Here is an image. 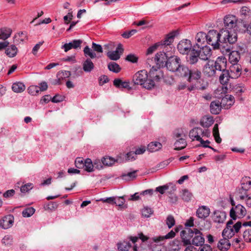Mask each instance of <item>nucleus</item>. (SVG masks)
Instances as JSON below:
<instances>
[{"instance_id": "1", "label": "nucleus", "mask_w": 251, "mask_h": 251, "mask_svg": "<svg viewBox=\"0 0 251 251\" xmlns=\"http://www.w3.org/2000/svg\"><path fill=\"white\" fill-rule=\"evenodd\" d=\"M237 40V36L235 33L225 31L224 29L218 32L215 30H210L206 34V42L212 46L214 49H219L223 54L230 50V45L234 44Z\"/></svg>"}, {"instance_id": "2", "label": "nucleus", "mask_w": 251, "mask_h": 251, "mask_svg": "<svg viewBox=\"0 0 251 251\" xmlns=\"http://www.w3.org/2000/svg\"><path fill=\"white\" fill-rule=\"evenodd\" d=\"M230 47V45H228ZM224 54H228V60L231 65L229 67V70L231 73L233 77H239L241 74L242 67L240 64L238 63L240 59V55L238 51L234 50Z\"/></svg>"}, {"instance_id": "3", "label": "nucleus", "mask_w": 251, "mask_h": 251, "mask_svg": "<svg viewBox=\"0 0 251 251\" xmlns=\"http://www.w3.org/2000/svg\"><path fill=\"white\" fill-rule=\"evenodd\" d=\"M133 82L135 85H142L147 89H151L155 86V83L152 79L148 78L147 72L142 70L137 72L133 76Z\"/></svg>"}, {"instance_id": "4", "label": "nucleus", "mask_w": 251, "mask_h": 251, "mask_svg": "<svg viewBox=\"0 0 251 251\" xmlns=\"http://www.w3.org/2000/svg\"><path fill=\"white\" fill-rule=\"evenodd\" d=\"M224 25L226 27L225 31L235 33L237 35V31L238 30L239 24L238 19L232 15H226L224 18Z\"/></svg>"}, {"instance_id": "5", "label": "nucleus", "mask_w": 251, "mask_h": 251, "mask_svg": "<svg viewBox=\"0 0 251 251\" xmlns=\"http://www.w3.org/2000/svg\"><path fill=\"white\" fill-rule=\"evenodd\" d=\"M190 236L193 238L192 243L193 245L196 246H201L204 243V238L202 236V233L196 228L194 230L189 229Z\"/></svg>"}, {"instance_id": "6", "label": "nucleus", "mask_w": 251, "mask_h": 251, "mask_svg": "<svg viewBox=\"0 0 251 251\" xmlns=\"http://www.w3.org/2000/svg\"><path fill=\"white\" fill-rule=\"evenodd\" d=\"M181 63V59L177 56H172L168 58L165 67L167 70L175 73Z\"/></svg>"}, {"instance_id": "7", "label": "nucleus", "mask_w": 251, "mask_h": 251, "mask_svg": "<svg viewBox=\"0 0 251 251\" xmlns=\"http://www.w3.org/2000/svg\"><path fill=\"white\" fill-rule=\"evenodd\" d=\"M247 213L246 208L241 204H237L233 207L230 211V216L232 220H235L237 218H242Z\"/></svg>"}, {"instance_id": "8", "label": "nucleus", "mask_w": 251, "mask_h": 251, "mask_svg": "<svg viewBox=\"0 0 251 251\" xmlns=\"http://www.w3.org/2000/svg\"><path fill=\"white\" fill-rule=\"evenodd\" d=\"M241 227L242 223L241 222H237L233 227L226 226L222 232V236L223 238H231L235 233L239 232Z\"/></svg>"}, {"instance_id": "9", "label": "nucleus", "mask_w": 251, "mask_h": 251, "mask_svg": "<svg viewBox=\"0 0 251 251\" xmlns=\"http://www.w3.org/2000/svg\"><path fill=\"white\" fill-rule=\"evenodd\" d=\"M192 48L191 41L188 39L181 40L177 46L178 51L182 54H188Z\"/></svg>"}, {"instance_id": "10", "label": "nucleus", "mask_w": 251, "mask_h": 251, "mask_svg": "<svg viewBox=\"0 0 251 251\" xmlns=\"http://www.w3.org/2000/svg\"><path fill=\"white\" fill-rule=\"evenodd\" d=\"M168 59L166 53L164 51L157 53L154 57V61L157 66L156 68L165 67Z\"/></svg>"}, {"instance_id": "11", "label": "nucleus", "mask_w": 251, "mask_h": 251, "mask_svg": "<svg viewBox=\"0 0 251 251\" xmlns=\"http://www.w3.org/2000/svg\"><path fill=\"white\" fill-rule=\"evenodd\" d=\"M189 137L192 141L196 140L201 142V144H204V141L201 138V128L196 127L191 129L189 134Z\"/></svg>"}, {"instance_id": "12", "label": "nucleus", "mask_w": 251, "mask_h": 251, "mask_svg": "<svg viewBox=\"0 0 251 251\" xmlns=\"http://www.w3.org/2000/svg\"><path fill=\"white\" fill-rule=\"evenodd\" d=\"M124 51V49L121 44H119L116 50L109 51L107 53V56L111 60L116 61L120 58L121 54Z\"/></svg>"}, {"instance_id": "13", "label": "nucleus", "mask_w": 251, "mask_h": 251, "mask_svg": "<svg viewBox=\"0 0 251 251\" xmlns=\"http://www.w3.org/2000/svg\"><path fill=\"white\" fill-rule=\"evenodd\" d=\"M226 59L225 57H218L213 64L216 71H219L222 72L226 70Z\"/></svg>"}, {"instance_id": "14", "label": "nucleus", "mask_w": 251, "mask_h": 251, "mask_svg": "<svg viewBox=\"0 0 251 251\" xmlns=\"http://www.w3.org/2000/svg\"><path fill=\"white\" fill-rule=\"evenodd\" d=\"M82 43V41L80 39L74 40L69 43H66L61 47L62 49L64 50L65 52H67L69 50L74 49L77 50L80 49L81 45Z\"/></svg>"}, {"instance_id": "15", "label": "nucleus", "mask_w": 251, "mask_h": 251, "mask_svg": "<svg viewBox=\"0 0 251 251\" xmlns=\"http://www.w3.org/2000/svg\"><path fill=\"white\" fill-rule=\"evenodd\" d=\"M196 43L193 47L199 49L201 47L204 46L205 42L206 40V34L203 32L198 33L196 36Z\"/></svg>"}, {"instance_id": "16", "label": "nucleus", "mask_w": 251, "mask_h": 251, "mask_svg": "<svg viewBox=\"0 0 251 251\" xmlns=\"http://www.w3.org/2000/svg\"><path fill=\"white\" fill-rule=\"evenodd\" d=\"M13 223V216L8 215L0 221V226L3 229H7L12 226Z\"/></svg>"}, {"instance_id": "17", "label": "nucleus", "mask_w": 251, "mask_h": 251, "mask_svg": "<svg viewBox=\"0 0 251 251\" xmlns=\"http://www.w3.org/2000/svg\"><path fill=\"white\" fill-rule=\"evenodd\" d=\"M199 50L200 59L202 60H208L211 55V49L206 46L201 47Z\"/></svg>"}, {"instance_id": "18", "label": "nucleus", "mask_w": 251, "mask_h": 251, "mask_svg": "<svg viewBox=\"0 0 251 251\" xmlns=\"http://www.w3.org/2000/svg\"><path fill=\"white\" fill-rule=\"evenodd\" d=\"M226 213L224 211L215 210L213 213V219L214 222L223 223L226 220Z\"/></svg>"}, {"instance_id": "19", "label": "nucleus", "mask_w": 251, "mask_h": 251, "mask_svg": "<svg viewBox=\"0 0 251 251\" xmlns=\"http://www.w3.org/2000/svg\"><path fill=\"white\" fill-rule=\"evenodd\" d=\"M229 71L230 72H229L228 70L226 69L222 72V74L220 75L219 76V80L221 83L223 85L226 84L228 82L230 78H236L238 77L232 76V75L230 72V70Z\"/></svg>"}, {"instance_id": "20", "label": "nucleus", "mask_w": 251, "mask_h": 251, "mask_svg": "<svg viewBox=\"0 0 251 251\" xmlns=\"http://www.w3.org/2000/svg\"><path fill=\"white\" fill-rule=\"evenodd\" d=\"M177 32L174 31L167 34L164 40L160 42L161 43V46L165 47L170 45L174 40L175 37L176 35Z\"/></svg>"}, {"instance_id": "21", "label": "nucleus", "mask_w": 251, "mask_h": 251, "mask_svg": "<svg viewBox=\"0 0 251 251\" xmlns=\"http://www.w3.org/2000/svg\"><path fill=\"white\" fill-rule=\"evenodd\" d=\"M176 235V233L171 230L168 234L165 236H159L158 237H154L152 238V241L156 243H160V245L163 244V242L165 239H172Z\"/></svg>"}, {"instance_id": "22", "label": "nucleus", "mask_w": 251, "mask_h": 251, "mask_svg": "<svg viewBox=\"0 0 251 251\" xmlns=\"http://www.w3.org/2000/svg\"><path fill=\"white\" fill-rule=\"evenodd\" d=\"M196 49V48L193 47L189 55L188 61L191 65L196 63L198 61L199 59H200L199 50Z\"/></svg>"}, {"instance_id": "23", "label": "nucleus", "mask_w": 251, "mask_h": 251, "mask_svg": "<svg viewBox=\"0 0 251 251\" xmlns=\"http://www.w3.org/2000/svg\"><path fill=\"white\" fill-rule=\"evenodd\" d=\"M190 71V70L188 67L181 63L175 73L177 75L181 77H188Z\"/></svg>"}, {"instance_id": "24", "label": "nucleus", "mask_w": 251, "mask_h": 251, "mask_svg": "<svg viewBox=\"0 0 251 251\" xmlns=\"http://www.w3.org/2000/svg\"><path fill=\"white\" fill-rule=\"evenodd\" d=\"M210 214V209L206 206L200 207L197 211V216L201 219L207 217Z\"/></svg>"}, {"instance_id": "25", "label": "nucleus", "mask_w": 251, "mask_h": 251, "mask_svg": "<svg viewBox=\"0 0 251 251\" xmlns=\"http://www.w3.org/2000/svg\"><path fill=\"white\" fill-rule=\"evenodd\" d=\"M231 246V244L227 238H223L221 239L217 245V247L222 251L228 250Z\"/></svg>"}, {"instance_id": "26", "label": "nucleus", "mask_w": 251, "mask_h": 251, "mask_svg": "<svg viewBox=\"0 0 251 251\" xmlns=\"http://www.w3.org/2000/svg\"><path fill=\"white\" fill-rule=\"evenodd\" d=\"M210 109L211 113L218 114L221 110V103L219 100H214L211 102Z\"/></svg>"}, {"instance_id": "27", "label": "nucleus", "mask_w": 251, "mask_h": 251, "mask_svg": "<svg viewBox=\"0 0 251 251\" xmlns=\"http://www.w3.org/2000/svg\"><path fill=\"white\" fill-rule=\"evenodd\" d=\"M150 77L155 80L158 81L163 76V74L160 70H158L156 67L152 66L150 72Z\"/></svg>"}, {"instance_id": "28", "label": "nucleus", "mask_w": 251, "mask_h": 251, "mask_svg": "<svg viewBox=\"0 0 251 251\" xmlns=\"http://www.w3.org/2000/svg\"><path fill=\"white\" fill-rule=\"evenodd\" d=\"M201 72L198 69L190 70L188 76V80L189 82H191L193 80H199L201 78Z\"/></svg>"}, {"instance_id": "29", "label": "nucleus", "mask_w": 251, "mask_h": 251, "mask_svg": "<svg viewBox=\"0 0 251 251\" xmlns=\"http://www.w3.org/2000/svg\"><path fill=\"white\" fill-rule=\"evenodd\" d=\"M94 68V64L91 59L87 58L82 63V69L86 73L91 72Z\"/></svg>"}, {"instance_id": "30", "label": "nucleus", "mask_w": 251, "mask_h": 251, "mask_svg": "<svg viewBox=\"0 0 251 251\" xmlns=\"http://www.w3.org/2000/svg\"><path fill=\"white\" fill-rule=\"evenodd\" d=\"M245 183L242 184V187L237 190V196L240 200H244L250 195L248 194V188H245L244 185Z\"/></svg>"}, {"instance_id": "31", "label": "nucleus", "mask_w": 251, "mask_h": 251, "mask_svg": "<svg viewBox=\"0 0 251 251\" xmlns=\"http://www.w3.org/2000/svg\"><path fill=\"white\" fill-rule=\"evenodd\" d=\"M216 70L213 64L207 63L203 68L204 74L208 76H212L216 74Z\"/></svg>"}, {"instance_id": "32", "label": "nucleus", "mask_w": 251, "mask_h": 251, "mask_svg": "<svg viewBox=\"0 0 251 251\" xmlns=\"http://www.w3.org/2000/svg\"><path fill=\"white\" fill-rule=\"evenodd\" d=\"M113 84L118 88L131 89V87H129V82L128 81H123L119 78L115 79L113 81Z\"/></svg>"}, {"instance_id": "33", "label": "nucleus", "mask_w": 251, "mask_h": 251, "mask_svg": "<svg viewBox=\"0 0 251 251\" xmlns=\"http://www.w3.org/2000/svg\"><path fill=\"white\" fill-rule=\"evenodd\" d=\"M189 234V229L188 230V233L187 235V233L185 230H182L180 232V236L182 239V242L183 244V245H189L191 244V242L190 241V239L192 238L190 236Z\"/></svg>"}, {"instance_id": "34", "label": "nucleus", "mask_w": 251, "mask_h": 251, "mask_svg": "<svg viewBox=\"0 0 251 251\" xmlns=\"http://www.w3.org/2000/svg\"><path fill=\"white\" fill-rule=\"evenodd\" d=\"M213 118L210 116H204L201 120V125L203 127H208L213 123Z\"/></svg>"}, {"instance_id": "35", "label": "nucleus", "mask_w": 251, "mask_h": 251, "mask_svg": "<svg viewBox=\"0 0 251 251\" xmlns=\"http://www.w3.org/2000/svg\"><path fill=\"white\" fill-rule=\"evenodd\" d=\"M12 33V30L7 27L0 28V39L5 40L8 38Z\"/></svg>"}, {"instance_id": "36", "label": "nucleus", "mask_w": 251, "mask_h": 251, "mask_svg": "<svg viewBox=\"0 0 251 251\" xmlns=\"http://www.w3.org/2000/svg\"><path fill=\"white\" fill-rule=\"evenodd\" d=\"M12 89L14 92L21 93L25 90V86L22 82H16L12 84Z\"/></svg>"}, {"instance_id": "37", "label": "nucleus", "mask_w": 251, "mask_h": 251, "mask_svg": "<svg viewBox=\"0 0 251 251\" xmlns=\"http://www.w3.org/2000/svg\"><path fill=\"white\" fill-rule=\"evenodd\" d=\"M162 148V144L158 142H152L150 143L147 147L148 150L150 152L158 151Z\"/></svg>"}, {"instance_id": "38", "label": "nucleus", "mask_w": 251, "mask_h": 251, "mask_svg": "<svg viewBox=\"0 0 251 251\" xmlns=\"http://www.w3.org/2000/svg\"><path fill=\"white\" fill-rule=\"evenodd\" d=\"M187 146V143L185 139L183 138H180L176 140L175 143V150H181L184 149Z\"/></svg>"}, {"instance_id": "39", "label": "nucleus", "mask_w": 251, "mask_h": 251, "mask_svg": "<svg viewBox=\"0 0 251 251\" xmlns=\"http://www.w3.org/2000/svg\"><path fill=\"white\" fill-rule=\"evenodd\" d=\"M17 51V48L15 45H12L6 49L5 53L9 57H13L16 56Z\"/></svg>"}, {"instance_id": "40", "label": "nucleus", "mask_w": 251, "mask_h": 251, "mask_svg": "<svg viewBox=\"0 0 251 251\" xmlns=\"http://www.w3.org/2000/svg\"><path fill=\"white\" fill-rule=\"evenodd\" d=\"M181 197L183 201H189L191 200L193 195L188 189H184L182 190Z\"/></svg>"}, {"instance_id": "41", "label": "nucleus", "mask_w": 251, "mask_h": 251, "mask_svg": "<svg viewBox=\"0 0 251 251\" xmlns=\"http://www.w3.org/2000/svg\"><path fill=\"white\" fill-rule=\"evenodd\" d=\"M85 171L88 172H92L94 171V165L91 159L87 158L84 160V168Z\"/></svg>"}, {"instance_id": "42", "label": "nucleus", "mask_w": 251, "mask_h": 251, "mask_svg": "<svg viewBox=\"0 0 251 251\" xmlns=\"http://www.w3.org/2000/svg\"><path fill=\"white\" fill-rule=\"evenodd\" d=\"M35 212V209L32 207L25 208L22 211V216L25 218L31 217Z\"/></svg>"}, {"instance_id": "43", "label": "nucleus", "mask_w": 251, "mask_h": 251, "mask_svg": "<svg viewBox=\"0 0 251 251\" xmlns=\"http://www.w3.org/2000/svg\"><path fill=\"white\" fill-rule=\"evenodd\" d=\"M108 68L110 71L115 73H119L121 70L120 66L114 62H111L108 65Z\"/></svg>"}, {"instance_id": "44", "label": "nucleus", "mask_w": 251, "mask_h": 251, "mask_svg": "<svg viewBox=\"0 0 251 251\" xmlns=\"http://www.w3.org/2000/svg\"><path fill=\"white\" fill-rule=\"evenodd\" d=\"M213 134L215 138L216 142L217 143H220L222 141V139L220 137L218 125L217 124H215L213 127Z\"/></svg>"}, {"instance_id": "45", "label": "nucleus", "mask_w": 251, "mask_h": 251, "mask_svg": "<svg viewBox=\"0 0 251 251\" xmlns=\"http://www.w3.org/2000/svg\"><path fill=\"white\" fill-rule=\"evenodd\" d=\"M131 245L128 242L124 241L118 244V248L120 251H128Z\"/></svg>"}, {"instance_id": "46", "label": "nucleus", "mask_w": 251, "mask_h": 251, "mask_svg": "<svg viewBox=\"0 0 251 251\" xmlns=\"http://www.w3.org/2000/svg\"><path fill=\"white\" fill-rule=\"evenodd\" d=\"M84 55L86 57L89 56L91 58H95L96 57V54L94 51L89 48L88 46H86L83 50Z\"/></svg>"}, {"instance_id": "47", "label": "nucleus", "mask_w": 251, "mask_h": 251, "mask_svg": "<svg viewBox=\"0 0 251 251\" xmlns=\"http://www.w3.org/2000/svg\"><path fill=\"white\" fill-rule=\"evenodd\" d=\"M71 75V73L70 71H59L57 75V78H59L61 80H63L66 78L69 77Z\"/></svg>"}, {"instance_id": "48", "label": "nucleus", "mask_w": 251, "mask_h": 251, "mask_svg": "<svg viewBox=\"0 0 251 251\" xmlns=\"http://www.w3.org/2000/svg\"><path fill=\"white\" fill-rule=\"evenodd\" d=\"M115 162L114 158L110 157H103L101 159V162L103 165L107 166H110L112 165Z\"/></svg>"}, {"instance_id": "49", "label": "nucleus", "mask_w": 251, "mask_h": 251, "mask_svg": "<svg viewBox=\"0 0 251 251\" xmlns=\"http://www.w3.org/2000/svg\"><path fill=\"white\" fill-rule=\"evenodd\" d=\"M137 171H134L133 172H129L126 174H123L122 175L121 177L123 179L128 181L136 177V173Z\"/></svg>"}, {"instance_id": "50", "label": "nucleus", "mask_w": 251, "mask_h": 251, "mask_svg": "<svg viewBox=\"0 0 251 251\" xmlns=\"http://www.w3.org/2000/svg\"><path fill=\"white\" fill-rule=\"evenodd\" d=\"M141 213L143 216L149 218L153 214V211L150 207L148 206L144 207L141 210Z\"/></svg>"}, {"instance_id": "51", "label": "nucleus", "mask_w": 251, "mask_h": 251, "mask_svg": "<svg viewBox=\"0 0 251 251\" xmlns=\"http://www.w3.org/2000/svg\"><path fill=\"white\" fill-rule=\"evenodd\" d=\"M27 90L29 94L32 96H36L38 95L40 92L39 86L36 85L29 86Z\"/></svg>"}, {"instance_id": "52", "label": "nucleus", "mask_w": 251, "mask_h": 251, "mask_svg": "<svg viewBox=\"0 0 251 251\" xmlns=\"http://www.w3.org/2000/svg\"><path fill=\"white\" fill-rule=\"evenodd\" d=\"M58 207V204L55 202H50L44 205L45 210L53 211Z\"/></svg>"}, {"instance_id": "53", "label": "nucleus", "mask_w": 251, "mask_h": 251, "mask_svg": "<svg viewBox=\"0 0 251 251\" xmlns=\"http://www.w3.org/2000/svg\"><path fill=\"white\" fill-rule=\"evenodd\" d=\"M2 243L7 246H11L13 243V238L12 236L9 235L5 236L2 240Z\"/></svg>"}, {"instance_id": "54", "label": "nucleus", "mask_w": 251, "mask_h": 251, "mask_svg": "<svg viewBox=\"0 0 251 251\" xmlns=\"http://www.w3.org/2000/svg\"><path fill=\"white\" fill-rule=\"evenodd\" d=\"M175 224V220L174 217L170 215H169L166 219V225L169 228L172 227Z\"/></svg>"}, {"instance_id": "55", "label": "nucleus", "mask_w": 251, "mask_h": 251, "mask_svg": "<svg viewBox=\"0 0 251 251\" xmlns=\"http://www.w3.org/2000/svg\"><path fill=\"white\" fill-rule=\"evenodd\" d=\"M33 187V184L32 183H28L21 186L20 190L22 193H25L28 192Z\"/></svg>"}, {"instance_id": "56", "label": "nucleus", "mask_w": 251, "mask_h": 251, "mask_svg": "<svg viewBox=\"0 0 251 251\" xmlns=\"http://www.w3.org/2000/svg\"><path fill=\"white\" fill-rule=\"evenodd\" d=\"M161 43L158 42V43H155L153 46L150 47L147 50V54H151L154 51H155L157 49V48L161 46Z\"/></svg>"}, {"instance_id": "57", "label": "nucleus", "mask_w": 251, "mask_h": 251, "mask_svg": "<svg viewBox=\"0 0 251 251\" xmlns=\"http://www.w3.org/2000/svg\"><path fill=\"white\" fill-rule=\"evenodd\" d=\"M244 240L247 242H251V230L247 229L244 231L243 235Z\"/></svg>"}, {"instance_id": "58", "label": "nucleus", "mask_w": 251, "mask_h": 251, "mask_svg": "<svg viewBox=\"0 0 251 251\" xmlns=\"http://www.w3.org/2000/svg\"><path fill=\"white\" fill-rule=\"evenodd\" d=\"M75 167L78 169L84 168V161L82 158L77 157L75 160Z\"/></svg>"}, {"instance_id": "59", "label": "nucleus", "mask_w": 251, "mask_h": 251, "mask_svg": "<svg viewBox=\"0 0 251 251\" xmlns=\"http://www.w3.org/2000/svg\"><path fill=\"white\" fill-rule=\"evenodd\" d=\"M125 200L124 197H115L114 204L117 206H122L124 204Z\"/></svg>"}, {"instance_id": "60", "label": "nucleus", "mask_w": 251, "mask_h": 251, "mask_svg": "<svg viewBox=\"0 0 251 251\" xmlns=\"http://www.w3.org/2000/svg\"><path fill=\"white\" fill-rule=\"evenodd\" d=\"M169 186L167 184L158 186L156 188L155 191L160 193L161 194H164L165 191L169 189Z\"/></svg>"}, {"instance_id": "61", "label": "nucleus", "mask_w": 251, "mask_h": 251, "mask_svg": "<svg viewBox=\"0 0 251 251\" xmlns=\"http://www.w3.org/2000/svg\"><path fill=\"white\" fill-rule=\"evenodd\" d=\"M137 32L136 29H132L130 31H126L122 34V36L124 38H129L131 36L133 35Z\"/></svg>"}, {"instance_id": "62", "label": "nucleus", "mask_w": 251, "mask_h": 251, "mask_svg": "<svg viewBox=\"0 0 251 251\" xmlns=\"http://www.w3.org/2000/svg\"><path fill=\"white\" fill-rule=\"evenodd\" d=\"M64 97L59 95H56L51 99V101L54 103H57L63 101Z\"/></svg>"}, {"instance_id": "63", "label": "nucleus", "mask_w": 251, "mask_h": 251, "mask_svg": "<svg viewBox=\"0 0 251 251\" xmlns=\"http://www.w3.org/2000/svg\"><path fill=\"white\" fill-rule=\"evenodd\" d=\"M126 60L132 63H136L137 62L138 58L134 54H129L127 55Z\"/></svg>"}, {"instance_id": "64", "label": "nucleus", "mask_w": 251, "mask_h": 251, "mask_svg": "<svg viewBox=\"0 0 251 251\" xmlns=\"http://www.w3.org/2000/svg\"><path fill=\"white\" fill-rule=\"evenodd\" d=\"M92 48L93 50L98 52H102V48L101 45L97 44L95 43H92Z\"/></svg>"}]
</instances>
